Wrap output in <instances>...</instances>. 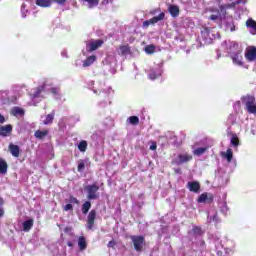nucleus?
Listing matches in <instances>:
<instances>
[{
    "instance_id": "3",
    "label": "nucleus",
    "mask_w": 256,
    "mask_h": 256,
    "mask_svg": "<svg viewBox=\"0 0 256 256\" xmlns=\"http://www.w3.org/2000/svg\"><path fill=\"white\" fill-rule=\"evenodd\" d=\"M89 89L93 91V93H99L101 97H107V99L104 102H99V107H107L108 105H111V100H109V95L113 93V89L111 87H105V83H96L94 81H90L88 83Z\"/></svg>"
},
{
    "instance_id": "56",
    "label": "nucleus",
    "mask_w": 256,
    "mask_h": 256,
    "mask_svg": "<svg viewBox=\"0 0 256 256\" xmlns=\"http://www.w3.org/2000/svg\"><path fill=\"white\" fill-rule=\"evenodd\" d=\"M4 203H5V201L3 200V198L0 197V207H3Z\"/></svg>"
},
{
    "instance_id": "7",
    "label": "nucleus",
    "mask_w": 256,
    "mask_h": 256,
    "mask_svg": "<svg viewBox=\"0 0 256 256\" xmlns=\"http://www.w3.org/2000/svg\"><path fill=\"white\" fill-rule=\"evenodd\" d=\"M161 75H163V64L162 63L155 64L153 67H151L148 70V77L152 81H155V79H157V77H161Z\"/></svg>"
},
{
    "instance_id": "12",
    "label": "nucleus",
    "mask_w": 256,
    "mask_h": 256,
    "mask_svg": "<svg viewBox=\"0 0 256 256\" xmlns=\"http://www.w3.org/2000/svg\"><path fill=\"white\" fill-rule=\"evenodd\" d=\"M85 191L87 193V199H89V201L99 199V194H97V191H99V186H97L96 184L86 186Z\"/></svg>"
},
{
    "instance_id": "33",
    "label": "nucleus",
    "mask_w": 256,
    "mask_h": 256,
    "mask_svg": "<svg viewBox=\"0 0 256 256\" xmlns=\"http://www.w3.org/2000/svg\"><path fill=\"white\" fill-rule=\"evenodd\" d=\"M117 53L121 56L129 55V46H120Z\"/></svg>"
},
{
    "instance_id": "44",
    "label": "nucleus",
    "mask_w": 256,
    "mask_h": 256,
    "mask_svg": "<svg viewBox=\"0 0 256 256\" xmlns=\"http://www.w3.org/2000/svg\"><path fill=\"white\" fill-rule=\"evenodd\" d=\"M69 203H72L73 205H79V200L73 196H70Z\"/></svg>"
},
{
    "instance_id": "54",
    "label": "nucleus",
    "mask_w": 256,
    "mask_h": 256,
    "mask_svg": "<svg viewBox=\"0 0 256 256\" xmlns=\"http://www.w3.org/2000/svg\"><path fill=\"white\" fill-rule=\"evenodd\" d=\"M0 123H5V117L0 114Z\"/></svg>"
},
{
    "instance_id": "55",
    "label": "nucleus",
    "mask_w": 256,
    "mask_h": 256,
    "mask_svg": "<svg viewBox=\"0 0 256 256\" xmlns=\"http://www.w3.org/2000/svg\"><path fill=\"white\" fill-rule=\"evenodd\" d=\"M3 215H5V210H3V208H0V217H3Z\"/></svg>"
},
{
    "instance_id": "39",
    "label": "nucleus",
    "mask_w": 256,
    "mask_h": 256,
    "mask_svg": "<svg viewBox=\"0 0 256 256\" xmlns=\"http://www.w3.org/2000/svg\"><path fill=\"white\" fill-rule=\"evenodd\" d=\"M95 217H96L95 210H92L88 215V225H93V223H95Z\"/></svg>"
},
{
    "instance_id": "51",
    "label": "nucleus",
    "mask_w": 256,
    "mask_h": 256,
    "mask_svg": "<svg viewBox=\"0 0 256 256\" xmlns=\"http://www.w3.org/2000/svg\"><path fill=\"white\" fill-rule=\"evenodd\" d=\"M241 108V102H236L235 104H234V109H240Z\"/></svg>"
},
{
    "instance_id": "41",
    "label": "nucleus",
    "mask_w": 256,
    "mask_h": 256,
    "mask_svg": "<svg viewBox=\"0 0 256 256\" xmlns=\"http://www.w3.org/2000/svg\"><path fill=\"white\" fill-rule=\"evenodd\" d=\"M156 49H157V47L155 45H148V46L145 47V52L148 55H151V54L155 53Z\"/></svg>"
},
{
    "instance_id": "35",
    "label": "nucleus",
    "mask_w": 256,
    "mask_h": 256,
    "mask_svg": "<svg viewBox=\"0 0 256 256\" xmlns=\"http://www.w3.org/2000/svg\"><path fill=\"white\" fill-rule=\"evenodd\" d=\"M219 209H220L221 213L226 215V213L229 211V207L227 206V202L226 201L219 202Z\"/></svg>"
},
{
    "instance_id": "30",
    "label": "nucleus",
    "mask_w": 256,
    "mask_h": 256,
    "mask_svg": "<svg viewBox=\"0 0 256 256\" xmlns=\"http://www.w3.org/2000/svg\"><path fill=\"white\" fill-rule=\"evenodd\" d=\"M194 237H200L204 234L203 230L200 228V226H194L192 229V232H190Z\"/></svg>"
},
{
    "instance_id": "57",
    "label": "nucleus",
    "mask_w": 256,
    "mask_h": 256,
    "mask_svg": "<svg viewBox=\"0 0 256 256\" xmlns=\"http://www.w3.org/2000/svg\"><path fill=\"white\" fill-rule=\"evenodd\" d=\"M61 55H62V57H67V51H62V53H61Z\"/></svg>"
},
{
    "instance_id": "14",
    "label": "nucleus",
    "mask_w": 256,
    "mask_h": 256,
    "mask_svg": "<svg viewBox=\"0 0 256 256\" xmlns=\"http://www.w3.org/2000/svg\"><path fill=\"white\" fill-rule=\"evenodd\" d=\"M103 64L110 67L111 73L115 74V67H117V57L115 56V53L108 54L103 61Z\"/></svg>"
},
{
    "instance_id": "61",
    "label": "nucleus",
    "mask_w": 256,
    "mask_h": 256,
    "mask_svg": "<svg viewBox=\"0 0 256 256\" xmlns=\"http://www.w3.org/2000/svg\"><path fill=\"white\" fill-rule=\"evenodd\" d=\"M186 53L189 54V50H186Z\"/></svg>"
},
{
    "instance_id": "1",
    "label": "nucleus",
    "mask_w": 256,
    "mask_h": 256,
    "mask_svg": "<svg viewBox=\"0 0 256 256\" xmlns=\"http://www.w3.org/2000/svg\"><path fill=\"white\" fill-rule=\"evenodd\" d=\"M47 93H53V95H59V88H53L51 85L45 82L42 86H38L30 90L29 95L31 102L28 105H37L41 99L45 98Z\"/></svg>"
},
{
    "instance_id": "48",
    "label": "nucleus",
    "mask_w": 256,
    "mask_h": 256,
    "mask_svg": "<svg viewBox=\"0 0 256 256\" xmlns=\"http://www.w3.org/2000/svg\"><path fill=\"white\" fill-rule=\"evenodd\" d=\"M24 228L22 230H24L25 232H28L31 230L32 226L31 225H24Z\"/></svg>"
},
{
    "instance_id": "13",
    "label": "nucleus",
    "mask_w": 256,
    "mask_h": 256,
    "mask_svg": "<svg viewBox=\"0 0 256 256\" xmlns=\"http://www.w3.org/2000/svg\"><path fill=\"white\" fill-rule=\"evenodd\" d=\"M193 160V155L187 152H182L177 155V157L173 160L175 165H184V163H189V161Z\"/></svg>"
},
{
    "instance_id": "38",
    "label": "nucleus",
    "mask_w": 256,
    "mask_h": 256,
    "mask_svg": "<svg viewBox=\"0 0 256 256\" xmlns=\"http://www.w3.org/2000/svg\"><path fill=\"white\" fill-rule=\"evenodd\" d=\"M127 122H128L130 125H139V117H137V116H130V117L127 119Z\"/></svg>"
},
{
    "instance_id": "22",
    "label": "nucleus",
    "mask_w": 256,
    "mask_h": 256,
    "mask_svg": "<svg viewBox=\"0 0 256 256\" xmlns=\"http://www.w3.org/2000/svg\"><path fill=\"white\" fill-rule=\"evenodd\" d=\"M54 119H55V111H52L50 114H47L46 116H44V119L42 120L43 125L53 124Z\"/></svg>"
},
{
    "instance_id": "34",
    "label": "nucleus",
    "mask_w": 256,
    "mask_h": 256,
    "mask_svg": "<svg viewBox=\"0 0 256 256\" xmlns=\"http://www.w3.org/2000/svg\"><path fill=\"white\" fill-rule=\"evenodd\" d=\"M7 173V162L0 158V174L5 175Z\"/></svg>"
},
{
    "instance_id": "42",
    "label": "nucleus",
    "mask_w": 256,
    "mask_h": 256,
    "mask_svg": "<svg viewBox=\"0 0 256 256\" xmlns=\"http://www.w3.org/2000/svg\"><path fill=\"white\" fill-rule=\"evenodd\" d=\"M78 171H79V173H83V171H85V161L84 160L78 161Z\"/></svg>"
},
{
    "instance_id": "45",
    "label": "nucleus",
    "mask_w": 256,
    "mask_h": 256,
    "mask_svg": "<svg viewBox=\"0 0 256 256\" xmlns=\"http://www.w3.org/2000/svg\"><path fill=\"white\" fill-rule=\"evenodd\" d=\"M73 210V205L72 204H66L64 206V211H71Z\"/></svg>"
},
{
    "instance_id": "15",
    "label": "nucleus",
    "mask_w": 256,
    "mask_h": 256,
    "mask_svg": "<svg viewBox=\"0 0 256 256\" xmlns=\"http://www.w3.org/2000/svg\"><path fill=\"white\" fill-rule=\"evenodd\" d=\"M245 59L246 61H249V63H253V61H256V47L249 46L245 50Z\"/></svg>"
},
{
    "instance_id": "4",
    "label": "nucleus",
    "mask_w": 256,
    "mask_h": 256,
    "mask_svg": "<svg viewBox=\"0 0 256 256\" xmlns=\"http://www.w3.org/2000/svg\"><path fill=\"white\" fill-rule=\"evenodd\" d=\"M211 147H213V142L207 138H203L192 145V153L196 157H201V155H205Z\"/></svg>"
},
{
    "instance_id": "36",
    "label": "nucleus",
    "mask_w": 256,
    "mask_h": 256,
    "mask_svg": "<svg viewBox=\"0 0 256 256\" xmlns=\"http://www.w3.org/2000/svg\"><path fill=\"white\" fill-rule=\"evenodd\" d=\"M78 149L81 153H85L87 151V141L82 140L78 144Z\"/></svg>"
},
{
    "instance_id": "6",
    "label": "nucleus",
    "mask_w": 256,
    "mask_h": 256,
    "mask_svg": "<svg viewBox=\"0 0 256 256\" xmlns=\"http://www.w3.org/2000/svg\"><path fill=\"white\" fill-rule=\"evenodd\" d=\"M220 26L225 29V31H235V23L233 22V16L225 13L220 21Z\"/></svg>"
},
{
    "instance_id": "40",
    "label": "nucleus",
    "mask_w": 256,
    "mask_h": 256,
    "mask_svg": "<svg viewBox=\"0 0 256 256\" xmlns=\"http://www.w3.org/2000/svg\"><path fill=\"white\" fill-rule=\"evenodd\" d=\"M209 19L211 21H215L216 23H221V19H223V16L219 14H212L211 16H209Z\"/></svg>"
},
{
    "instance_id": "49",
    "label": "nucleus",
    "mask_w": 256,
    "mask_h": 256,
    "mask_svg": "<svg viewBox=\"0 0 256 256\" xmlns=\"http://www.w3.org/2000/svg\"><path fill=\"white\" fill-rule=\"evenodd\" d=\"M155 149H157V143L153 142V143L150 145V150H151V151H155Z\"/></svg>"
},
{
    "instance_id": "11",
    "label": "nucleus",
    "mask_w": 256,
    "mask_h": 256,
    "mask_svg": "<svg viewBox=\"0 0 256 256\" xmlns=\"http://www.w3.org/2000/svg\"><path fill=\"white\" fill-rule=\"evenodd\" d=\"M221 157L227 161L232 169L237 167V159L233 158V150L231 148H228L226 152H221Z\"/></svg>"
},
{
    "instance_id": "62",
    "label": "nucleus",
    "mask_w": 256,
    "mask_h": 256,
    "mask_svg": "<svg viewBox=\"0 0 256 256\" xmlns=\"http://www.w3.org/2000/svg\"><path fill=\"white\" fill-rule=\"evenodd\" d=\"M89 227V229H92V226H88Z\"/></svg>"
},
{
    "instance_id": "5",
    "label": "nucleus",
    "mask_w": 256,
    "mask_h": 256,
    "mask_svg": "<svg viewBox=\"0 0 256 256\" xmlns=\"http://www.w3.org/2000/svg\"><path fill=\"white\" fill-rule=\"evenodd\" d=\"M219 37V32L215 28L203 27L201 30V38L205 45H211L214 39Z\"/></svg>"
},
{
    "instance_id": "21",
    "label": "nucleus",
    "mask_w": 256,
    "mask_h": 256,
    "mask_svg": "<svg viewBox=\"0 0 256 256\" xmlns=\"http://www.w3.org/2000/svg\"><path fill=\"white\" fill-rule=\"evenodd\" d=\"M80 3H83V5H86L88 9H94V7H97L99 5V0H79Z\"/></svg>"
},
{
    "instance_id": "25",
    "label": "nucleus",
    "mask_w": 256,
    "mask_h": 256,
    "mask_svg": "<svg viewBox=\"0 0 256 256\" xmlns=\"http://www.w3.org/2000/svg\"><path fill=\"white\" fill-rule=\"evenodd\" d=\"M208 221L209 223H219V217L215 210L208 212Z\"/></svg>"
},
{
    "instance_id": "27",
    "label": "nucleus",
    "mask_w": 256,
    "mask_h": 256,
    "mask_svg": "<svg viewBox=\"0 0 256 256\" xmlns=\"http://www.w3.org/2000/svg\"><path fill=\"white\" fill-rule=\"evenodd\" d=\"M12 115H14V117H23L25 115V110L20 107H14L12 109Z\"/></svg>"
},
{
    "instance_id": "50",
    "label": "nucleus",
    "mask_w": 256,
    "mask_h": 256,
    "mask_svg": "<svg viewBox=\"0 0 256 256\" xmlns=\"http://www.w3.org/2000/svg\"><path fill=\"white\" fill-rule=\"evenodd\" d=\"M114 246H115V242L113 240L108 242V248H114Z\"/></svg>"
},
{
    "instance_id": "43",
    "label": "nucleus",
    "mask_w": 256,
    "mask_h": 256,
    "mask_svg": "<svg viewBox=\"0 0 256 256\" xmlns=\"http://www.w3.org/2000/svg\"><path fill=\"white\" fill-rule=\"evenodd\" d=\"M27 13H28V10L25 9V4L22 5L21 7V15L23 18L27 17Z\"/></svg>"
},
{
    "instance_id": "18",
    "label": "nucleus",
    "mask_w": 256,
    "mask_h": 256,
    "mask_svg": "<svg viewBox=\"0 0 256 256\" xmlns=\"http://www.w3.org/2000/svg\"><path fill=\"white\" fill-rule=\"evenodd\" d=\"M198 203H213V195L212 194H207V193H202L198 197Z\"/></svg>"
},
{
    "instance_id": "46",
    "label": "nucleus",
    "mask_w": 256,
    "mask_h": 256,
    "mask_svg": "<svg viewBox=\"0 0 256 256\" xmlns=\"http://www.w3.org/2000/svg\"><path fill=\"white\" fill-rule=\"evenodd\" d=\"M228 123H235V116L234 115H230L229 118H228Z\"/></svg>"
},
{
    "instance_id": "10",
    "label": "nucleus",
    "mask_w": 256,
    "mask_h": 256,
    "mask_svg": "<svg viewBox=\"0 0 256 256\" xmlns=\"http://www.w3.org/2000/svg\"><path fill=\"white\" fill-rule=\"evenodd\" d=\"M130 240H132L134 250L137 252L143 251V246L145 245V238L142 235H133L130 237Z\"/></svg>"
},
{
    "instance_id": "59",
    "label": "nucleus",
    "mask_w": 256,
    "mask_h": 256,
    "mask_svg": "<svg viewBox=\"0 0 256 256\" xmlns=\"http://www.w3.org/2000/svg\"><path fill=\"white\" fill-rule=\"evenodd\" d=\"M68 246H69V247H72L73 244H72L71 242H68Z\"/></svg>"
},
{
    "instance_id": "20",
    "label": "nucleus",
    "mask_w": 256,
    "mask_h": 256,
    "mask_svg": "<svg viewBox=\"0 0 256 256\" xmlns=\"http://www.w3.org/2000/svg\"><path fill=\"white\" fill-rule=\"evenodd\" d=\"M11 131H13V127L11 125L0 127V135L2 137H8V135H11Z\"/></svg>"
},
{
    "instance_id": "32",
    "label": "nucleus",
    "mask_w": 256,
    "mask_h": 256,
    "mask_svg": "<svg viewBox=\"0 0 256 256\" xmlns=\"http://www.w3.org/2000/svg\"><path fill=\"white\" fill-rule=\"evenodd\" d=\"M51 0H36L38 7H51Z\"/></svg>"
},
{
    "instance_id": "2",
    "label": "nucleus",
    "mask_w": 256,
    "mask_h": 256,
    "mask_svg": "<svg viewBox=\"0 0 256 256\" xmlns=\"http://www.w3.org/2000/svg\"><path fill=\"white\" fill-rule=\"evenodd\" d=\"M222 47H226V52L232 59L233 65H237V67H245V63L243 62V49L237 42H224Z\"/></svg>"
},
{
    "instance_id": "31",
    "label": "nucleus",
    "mask_w": 256,
    "mask_h": 256,
    "mask_svg": "<svg viewBox=\"0 0 256 256\" xmlns=\"http://www.w3.org/2000/svg\"><path fill=\"white\" fill-rule=\"evenodd\" d=\"M170 15L172 17H178L179 16V6L171 5L168 9Z\"/></svg>"
},
{
    "instance_id": "9",
    "label": "nucleus",
    "mask_w": 256,
    "mask_h": 256,
    "mask_svg": "<svg viewBox=\"0 0 256 256\" xmlns=\"http://www.w3.org/2000/svg\"><path fill=\"white\" fill-rule=\"evenodd\" d=\"M245 110L250 115H256V102L254 96H247L244 99Z\"/></svg>"
},
{
    "instance_id": "8",
    "label": "nucleus",
    "mask_w": 256,
    "mask_h": 256,
    "mask_svg": "<svg viewBox=\"0 0 256 256\" xmlns=\"http://www.w3.org/2000/svg\"><path fill=\"white\" fill-rule=\"evenodd\" d=\"M103 43H105V40L103 39H90L86 41V51L88 53H93V51H97L99 47H102Z\"/></svg>"
},
{
    "instance_id": "53",
    "label": "nucleus",
    "mask_w": 256,
    "mask_h": 256,
    "mask_svg": "<svg viewBox=\"0 0 256 256\" xmlns=\"http://www.w3.org/2000/svg\"><path fill=\"white\" fill-rule=\"evenodd\" d=\"M251 133L252 135H256L255 125L252 126Z\"/></svg>"
},
{
    "instance_id": "19",
    "label": "nucleus",
    "mask_w": 256,
    "mask_h": 256,
    "mask_svg": "<svg viewBox=\"0 0 256 256\" xmlns=\"http://www.w3.org/2000/svg\"><path fill=\"white\" fill-rule=\"evenodd\" d=\"M187 187L192 193H197L201 189V185L197 181L188 182Z\"/></svg>"
},
{
    "instance_id": "37",
    "label": "nucleus",
    "mask_w": 256,
    "mask_h": 256,
    "mask_svg": "<svg viewBox=\"0 0 256 256\" xmlns=\"http://www.w3.org/2000/svg\"><path fill=\"white\" fill-rule=\"evenodd\" d=\"M89 209H91V202L86 201L83 205H82V213L84 215H87V213H89Z\"/></svg>"
},
{
    "instance_id": "26",
    "label": "nucleus",
    "mask_w": 256,
    "mask_h": 256,
    "mask_svg": "<svg viewBox=\"0 0 256 256\" xmlns=\"http://www.w3.org/2000/svg\"><path fill=\"white\" fill-rule=\"evenodd\" d=\"M9 151L13 157H19V153L21 150H20L19 146L15 145V144H10Z\"/></svg>"
},
{
    "instance_id": "16",
    "label": "nucleus",
    "mask_w": 256,
    "mask_h": 256,
    "mask_svg": "<svg viewBox=\"0 0 256 256\" xmlns=\"http://www.w3.org/2000/svg\"><path fill=\"white\" fill-rule=\"evenodd\" d=\"M164 19H165V13L161 12L158 16H155L150 20L144 21L142 26L146 28V27H149V25H155V23H159V21H163Z\"/></svg>"
},
{
    "instance_id": "23",
    "label": "nucleus",
    "mask_w": 256,
    "mask_h": 256,
    "mask_svg": "<svg viewBox=\"0 0 256 256\" xmlns=\"http://www.w3.org/2000/svg\"><path fill=\"white\" fill-rule=\"evenodd\" d=\"M95 61H97V56L91 55L83 61L82 67H91Z\"/></svg>"
},
{
    "instance_id": "47",
    "label": "nucleus",
    "mask_w": 256,
    "mask_h": 256,
    "mask_svg": "<svg viewBox=\"0 0 256 256\" xmlns=\"http://www.w3.org/2000/svg\"><path fill=\"white\" fill-rule=\"evenodd\" d=\"M54 3H58V5H65L67 0H53Z\"/></svg>"
},
{
    "instance_id": "24",
    "label": "nucleus",
    "mask_w": 256,
    "mask_h": 256,
    "mask_svg": "<svg viewBox=\"0 0 256 256\" xmlns=\"http://www.w3.org/2000/svg\"><path fill=\"white\" fill-rule=\"evenodd\" d=\"M228 135H230V143L233 147H239V137L237 136V134L233 133V132H229L228 131Z\"/></svg>"
},
{
    "instance_id": "29",
    "label": "nucleus",
    "mask_w": 256,
    "mask_h": 256,
    "mask_svg": "<svg viewBox=\"0 0 256 256\" xmlns=\"http://www.w3.org/2000/svg\"><path fill=\"white\" fill-rule=\"evenodd\" d=\"M48 134L49 131L47 130H37L34 134V137H36V139H45V137H47Z\"/></svg>"
},
{
    "instance_id": "28",
    "label": "nucleus",
    "mask_w": 256,
    "mask_h": 256,
    "mask_svg": "<svg viewBox=\"0 0 256 256\" xmlns=\"http://www.w3.org/2000/svg\"><path fill=\"white\" fill-rule=\"evenodd\" d=\"M78 248L80 249V251H84L85 249H87V241L83 236L78 238Z\"/></svg>"
},
{
    "instance_id": "60",
    "label": "nucleus",
    "mask_w": 256,
    "mask_h": 256,
    "mask_svg": "<svg viewBox=\"0 0 256 256\" xmlns=\"http://www.w3.org/2000/svg\"><path fill=\"white\" fill-rule=\"evenodd\" d=\"M76 67H79V62H76Z\"/></svg>"
},
{
    "instance_id": "58",
    "label": "nucleus",
    "mask_w": 256,
    "mask_h": 256,
    "mask_svg": "<svg viewBox=\"0 0 256 256\" xmlns=\"http://www.w3.org/2000/svg\"><path fill=\"white\" fill-rule=\"evenodd\" d=\"M1 93H2V95H4L5 97H7L9 91H2Z\"/></svg>"
},
{
    "instance_id": "52",
    "label": "nucleus",
    "mask_w": 256,
    "mask_h": 256,
    "mask_svg": "<svg viewBox=\"0 0 256 256\" xmlns=\"http://www.w3.org/2000/svg\"><path fill=\"white\" fill-rule=\"evenodd\" d=\"M23 225H33V220H27L23 223Z\"/></svg>"
},
{
    "instance_id": "17",
    "label": "nucleus",
    "mask_w": 256,
    "mask_h": 256,
    "mask_svg": "<svg viewBox=\"0 0 256 256\" xmlns=\"http://www.w3.org/2000/svg\"><path fill=\"white\" fill-rule=\"evenodd\" d=\"M246 27L251 35H256V21L253 18H249L246 21Z\"/></svg>"
}]
</instances>
